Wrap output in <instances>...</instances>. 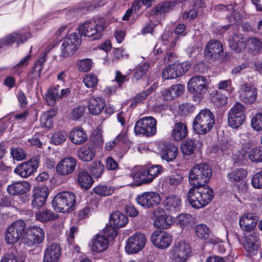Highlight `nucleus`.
Instances as JSON below:
<instances>
[{
  "label": "nucleus",
  "mask_w": 262,
  "mask_h": 262,
  "mask_svg": "<svg viewBox=\"0 0 262 262\" xmlns=\"http://www.w3.org/2000/svg\"><path fill=\"white\" fill-rule=\"evenodd\" d=\"M77 181L80 187L85 189L90 188L93 184V180L91 176L88 171L84 170H81L79 172Z\"/></svg>",
  "instance_id": "39"
},
{
  "label": "nucleus",
  "mask_w": 262,
  "mask_h": 262,
  "mask_svg": "<svg viewBox=\"0 0 262 262\" xmlns=\"http://www.w3.org/2000/svg\"><path fill=\"white\" fill-rule=\"evenodd\" d=\"M245 106L240 103L233 105L228 114V123L233 128H237L244 122L246 119Z\"/></svg>",
  "instance_id": "8"
},
{
  "label": "nucleus",
  "mask_w": 262,
  "mask_h": 262,
  "mask_svg": "<svg viewBox=\"0 0 262 262\" xmlns=\"http://www.w3.org/2000/svg\"><path fill=\"white\" fill-rule=\"evenodd\" d=\"M11 154L13 159L17 161L24 160L27 156L26 152L22 148L19 147L12 149Z\"/></svg>",
  "instance_id": "60"
},
{
  "label": "nucleus",
  "mask_w": 262,
  "mask_h": 262,
  "mask_svg": "<svg viewBox=\"0 0 262 262\" xmlns=\"http://www.w3.org/2000/svg\"><path fill=\"white\" fill-rule=\"evenodd\" d=\"M157 149L162 159L167 162L172 161L177 156L178 147L174 144L165 141L159 142Z\"/></svg>",
  "instance_id": "15"
},
{
  "label": "nucleus",
  "mask_w": 262,
  "mask_h": 262,
  "mask_svg": "<svg viewBox=\"0 0 262 262\" xmlns=\"http://www.w3.org/2000/svg\"><path fill=\"white\" fill-rule=\"evenodd\" d=\"M251 126L256 131L262 130V113L256 114L252 117Z\"/></svg>",
  "instance_id": "52"
},
{
  "label": "nucleus",
  "mask_w": 262,
  "mask_h": 262,
  "mask_svg": "<svg viewBox=\"0 0 262 262\" xmlns=\"http://www.w3.org/2000/svg\"><path fill=\"white\" fill-rule=\"evenodd\" d=\"M78 70L81 72H88L92 67V61L90 59H84L79 61L77 64Z\"/></svg>",
  "instance_id": "58"
},
{
  "label": "nucleus",
  "mask_w": 262,
  "mask_h": 262,
  "mask_svg": "<svg viewBox=\"0 0 262 262\" xmlns=\"http://www.w3.org/2000/svg\"><path fill=\"white\" fill-rule=\"evenodd\" d=\"M68 137L64 131L55 132L52 136V142L55 145H59L64 142Z\"/></svg>",
  "instance_id": "54"
},
{
  "label": "nucleus",
  "mask_w": 262,
  "mask_h": 262,
  "mask_svg": "<svg viewBox=\"0 0 262 262\" xmlns=\"http://www.w3.org/2000/svg\"><path fill=\"white\" fill-rule=\"evenodd\" d=\"M31 58V55L29 54L21 59L17 64L12 68V74L20 75L23 70L28 66L29 61Z\"/></svg>",
  "instance_id": "45"
},
{
  "label": "nucleus",
  "mask_w": 262,
  "mask_h": 262,
  "mask_svg": "<svg viewBox=\"0 0 262 262\" xmlns=\"http://www.w3.org/2000/svg\"><path fill=\"white\" fill-rule=\"evenodd\" d=\"M214 124V114L208 109H203L195 116L192 127L196 134L205 135L212 129Z\"/></svg>",
  "instance_id": "3"
},
{
  "label": "nucleus",
  "mask_w": 262,
  "mask_h": 262,
  "mask_svg": "<svg viewBox=\"0 0 262 262\" xmlns=\"http://www.w3.org/2000/svg\"><path fill=\"white\" fill-rule=\"evenodd\" d=\"M194 231L196 235L200 238L205 239L209 237L210 230L208 227L204 224H199L194 228Z\"/></svg>",
  "instance_id": "47"
},
{
  "label": "nucleus",
  "mask_w": 262,
  "mask_h": 262,
  "mask_svg": "<svg viewBox=\"0 0 262 262\" xmlns=\"http://www.w3.org/2000/svg\"><path fill=\"white\" fill-rule=\"evenodd\" d=\"M26 224L23 220H17L12 223L7 228L5 233V240L9 244L17 242L26 233Z\"/></svg>",
  "instance_id": "7"
},
{
  "label": "nucleus",
  "mask_w": 262,
  "mask_h": 262,
  "mask_svg": "<svg viewBox=\"0 0 262 262\" xmlns=\"http://www.w3.org/2000/svg\"><path fill=\"white\" fill-rule=\"evenodd\" d=\"M251 184L255 188H262V170L253 176L251 179Z\"/></svg>",
  "instance_id": "62"
},
{
  "label": "nucleus",
  "mask_w": 262,
  "mask_h": 262,
  "mask_svg": "<svg viewBox=\"0 0 262 262\" xmlns=\"http://www.w3.org/2000/svg\"><path fill=\"white\" fill-rule=\"evenodd\" d=\"M174 222L181 227L184 228L191 226L193 223V219L190 214L181 213L177 216Z\"/></svg>",
  "instance_id": "42"
},
{
  "label": "nucleus",
  "mask_w": 262,
  "mask_h": 262,
  "mask_svg": "<svg viewBox=\"0 0 262 262\" xmlns=\"http://www.w3.org/2000/svg\"><path fill=\"white\" fill-rule=\"evenodd\" d=\"M83 81L87 88H92L97 85L98 79L95 75L90 73L84 77Z\"/></svg>",
  "instance_id": "57"
},
{
  "label": "nucleus",
  "mask_w": 262,
  "mask_h": 262,
  "mask_svg": "<svg viewBox=\"0 0 262 262\" xmlns=\"http://www.w3.org/2000/svg\"><path fill=\"white\" fill-rule=\"evenodd\" d=\"M56 112L54 110H49L43 113L40 118L42 126L45 128H50L53 125L52 118L55 116Z\"/></svg>",
  "instance_id": "43"
},
{
  "label": "nucleus",
  "mask_w": 262,
  "mask_h": 262,
  "mask_svg": "<svg viewBox=\"0 0 262 262\" xmlns=\"http://www.w3.org/2000/svg\"><path fill=\"white\" fill-rule=\"evenodd\" d=\"M80 43V40L76 33H73L67 36L63 39L61 45V56L66 58L74 54L77 50Z\"/></svg>",
  "instance_id": "9"
},
{
  "label": "nucleus",
  "mask_w": 262,
  "mask_h": 262,
  "mask_svg": "<svg viewBox=\"0 0 262 262\" xmlns=\"http://www.w3.org/2000/svg\"><path fill=\"white\" fill-rule=\"evenodd\" d=\"M61 254L59 244L52 243L49 245L44 252V262H57Z\"/></svg>",
  "instance_id": "26"
},
{
  "label": "nucleus",
  "mask_w": 262,
  "mask_h": 262,
  "mask_svg": "<svg viewBox=\"0 0 262 262\" xmlns=\"http://www.w3.org/2000/svg\"><path fill=\"white\" fill-rule=\"evenodd\" d=\"M185 90V86L181 84L172 85L163 94L165 100H172L182 94Z\"/></svg>",
  "instance_id": "37"
},
{
  "label": "nucleus",
  "mask_w": 262,
  "mask_h": 262,
  "mask_svg": "<svg viewBox=\"0 0 262 262\" xmlns=\"http://www.w3.org/2000/svg\"><path fill=\"white\" fill-rule=\"evenodd\" d=\"M105 0H94L93 2H90L86 4L85 6H83L80 10L79 8H73L68 11L67 14L68 17L72 16H77L81 14V11L85 10H92L95 8L97 7L102 6L105 5Z\"/></svg>",
  "instance_id": "31"
},
{
  "label": "nucleus",
  "mask_w": 262,
  "mask_h": 262,
  "mask_svg": "<svg viewBox=\"0 0 262 262\" xmlns=\"http://www.w3.org/2000/svg\"><path fill=\"white\" fill-rule=\"evenodd\" d=\"M217 88L220 90L226 89L230 93L232 92L234 90L233 88L232 87V81L231 79L220 81L217 84Z\"/></svg>",
  "instance_id": "63"
},
{
  "label": "nucleus",
  "mask_w": 262,
  "mask_h": 262,
  "mask_svg": "<svg viewBox=\"0 0 262 262\" xmlns=\"http://www.w3.org/2000/svg\"><path fill=\"white\" fill-rule=\"evenodd\" d=\"M247 171L242 168L233 169L228 174V178L231 182H241L247 177Z\"/></svg>",
  "instance_id": "41"
},
{
  "label": "nucleus",
  "mask_w": 262,
  "mask_h": 262,
  "mask_svg": "<svg viewBox=\"0 0 262 262\" xmlns=\"http://www.w3.org/2000/svg\"><path fill=\"white\" fill-rule=\"evenodd\" d=\"M104 140L102 135L100 134H96L94 135L92 138V142L89 144H94L96 148H101L102 147L103 145Z\"/></svg>",
  "instance_id": "64"
},
{
  "label": "nucleus",
  "mask_w": 262,
  "mask_h": 262,
  "mask_svg": "<svg viewBox=\"0 0 262 262\" xmlns=\"http://www.w3.org/2000/svg\"><path fill=\"white\" fill-rule=\"evenodd\" d=\"M173 34L169 31H165L161 36V39L164 45H168V42H171V47H173L176 45L177 40L178 39L177 36H176L173 39Z\"/></svg>",
  "instance_id": "56"
},
{
  "label": "nucleus",
  "mask_w": 262,
  "mask_h": 262,
  "mask_svg": "<svg viewBox=\"0 0 262 262\" xmlns=\"http://www.w3.org/2000/svg\"><path fill=\"white\" fill-rule=\"evenodd\" d=\"M162 204L165 209L169 212L176 213L180 211L182 208V200L177 195H170L165 198Z\"/></svg>",
  "instance_id": "27"
},
{
  "label": "nucleus",
  "mask_w": 262,
  "mask_h": 262,
  "mask_svg": "<svg viewBox=\"0 0 262 262\" xmlns=\"http://www.w3.org/2000/svg\"><path fill=\"white\" fill-rule=\"evenodd\" d=\"M70 138L74 144L80 145L86 141L88 135L83 128L77 127L71 131Z\"/></svg>",
  "instance_id": "34"
},
{
  "label": "nucleus",
  "mask_w": 262,
  "mask_h": 262,
  "mask_svg": "<svg viewBox=\"0 0 262 262\" xmlns=\"http://www.w3.org/2000/svg\"><path fill=\"white\" fill-rule=\"evenodd\" d=\"M246 45L242 34H235L229 38V46L235 52L239 53L244 50Z\"/></svg>",
  "instance_id": "33"
},
{
  "label": "nucleus",
  "mask_w": 262,
  "mask_h": 262,
  "mask_svg": "<svg viewBox=\"0 0 262 262\" xmlns=\"http://www.w3.org/2000/svg\"><path fill=\"white\" fill-rule=\"evenodd\" d=\"M39 158L37 157L24 162L14 169V172L21 178H26L32 175L38 167Z\"/></svg>",
  "instance_id": "12"
},
{
  "label": "nucleus",
  "mask_w": 262,
  "mask_h": 262,
  "mask_svg": "<svg viewBox=\"0 0 262 262\" xmlns=\"http://www.w3.org/2000/svg\"><path fill=\"white\" fill-rule=\"evenodd\" d=\"M170 3L164 2L157 5L150 12V15H157L168 12L170 9Z\"/></svg>",
  "instance_id": "48"
},
{
  "label": "nucleus",
  "mask_w": 262,
  "mask_h": 262,
  "mask_svg": "<svg viewBox=\"0 0 262 262\" xmlns=\"http://www.w3.org/2000/svg\"><path fill=\"white\" fill-rule=\"evenodd\" d=\"M134 132L136 135L147 137L155 135L157 132V121L151 116L145 117L138 120L135 124Z\"/></svg>",
  "instance_id": "6"
},
{
  "label": "nucleus",
  "mask_w": 262,
  "mask_h": 262,
  "mask_svg": "<svg viewBox=\"0 0 262 262\" xmlns=\"http://www.w3.org/2000/svg\"><path fill=\"white\" fill-rule=\"evenodd\" d=\"M84 111L85 107L84 106H78L73 109L70 117L72 120H77L83 116Z\"/></svg>",
  "instance_id": "59"
},
{
  "label": "nucleus",
  "mask_w": 262,
  "mask_h": 262,
  "mask_svg": "<svg viewBox=\"0 0 262 262\" xmlns=\"http://www.w3.org/2000/svg\"><path fill=\"white\" fill-rule=\"evenodd\" d=\"M146 242L145 236L140 233H135L128 238L125 249L128 254L136 253L141 251Z\"/></svg>",
  "instance_id": "13"
},
{
  "label": "nucleus",
  "mask_w": 262,
  "mask_h": 262,
  "mask_svg": "<svg viewBox=\"0 0 262 262\" xmlns=\"http://www.w3.org/2000/svg\"><path fill=\"white\" fill-rule=\"evenodd\" d=\"M104 170V167L102 163L100 161H96L93 163L91 171L92 175L95 178H99L101 177Z\"/></svg>",
  "instance_id": "49"
},
{
  "label": "nucleus",
  "mask_w": 262,
  "mask_h": 262,
  "mask_svg": "<svg viewBox=\"0 0 262 262\" xmlns=\"http://www.w3.org/2000/svg\"><path fill=\"white\" fill-rule=\"evenodd\" d=\"M247 45L251 50H258L261 47L260 41L257 38H249L247 41Z\"/></svg>",
  "instance_id": "61"
},
{
  "label": "nucleus",
  "mask_w": 262,
  "mask_h": 262,
  "mask_svg": "<svg viewBox=\"0 0 262 262\" xmlns=\"http://www.w3.org/2000/svg\"><path fill=\"white\" fill-rule=\"evenodd\" d=\"M137 203L145 208L153 207L161 202L160 195L155 192H145L136 198Z\"/></svg>",
  "instance_id": "19"
},
{
  "label": "nucleus",
  "mask_w": 262,
  "mask_h": 262,
  "mask_svg": "<svg viewBox=\"0 0 262 262\" xmlns=\"http://www.w3.org/2000/svg\"><path fill=\"white\" fill-rule=\"evenodd\" d=\"M76 164V160L75 158L71 157L64 158L57 164L56 172L60 176L69 175L74 171Z\"/></svg>",
  "instance_id": "21"
},
{
  "label": "nucleus",
  "mask_w": 262,
  "mask_h": 262,
  "mask_svg": "<svg viewBox=\"0 0 262 262\" xmlns=\"http://www.w3.org/2000/svg\"><path fill=\"white\" fill-rule=\"evenodd\" d=\"M259 238L255 232L250 234L245 233L243 247L247 255L252 256L257 255L259 252L260 246Z\"/></svg>",
  "instance_id": "14"
},
{
  "label": "nucleus",
  "mask_w": 262,
  "mask_h": 262,
  "mask_svg": "<svg viewBox=\"0 0 262 262\" xmlns=\"http://www.w3.org/2000/svg\"><path fill=\"white\" fill-rule=\"evenodd\" d=\"M252 162H258L262 161V147H255L252 148L247 155Z\"/></svg>",
  "instance_id": "50"
},
{
  "label": "nucleus",
  "mask_w": 262,
  "mask_h": 262,
  "mask_svg": "<svg viewBox=\"0 0 262 262\" xmlns=\"http://www.w3.org/2000/svg\"><path fill=\"white\" fill-rule=\"evenodd\" d=\"M128 222V217L123 213L118 211L113 213L110 217V225L116 228L123 227L127 224Z\"/></svg>",
  "instance_id": "35"
},
{
  "label": "nucleus",
  "mask_w": 262,
  "mask_h": 262,
  "mask_svg": "<svg viewBox=\"0 0 262 262\" xmlns=\"http://www.w3.org/2000/svg\"><path fill=\"white\" fill-rule=\"evenodd\" d=\"M96 150L94 144L87 143L81 146L77 150L79 159L84 162H90L95 157Z\"/></svg>",
  "instance_id": "28"
},
{
  "label": "nucleus",
  "mask_w": 262,
  "mask_h": 262,
  "mask_svg": "<svg viewBox=\"0 0 262 262\" xmlns=\"http://www.w3.org/2000/svg\"><path fill=\"white\" fill-rule=\"evenodd\" d=\"M30 188L31 185L27 182H16L9 185L7 190L10 195H17L26 193Z\"/></svg>",
  "instance_id": "30"
},
{
  "label": "nucleus",
  "mask_w": 262,
  "mask_h": 262,
  "mask_svg": "<svg viewBox=\"0 0 262 262\" xmlns=\"http://www.w3.org/2000/svg\"><path fill=\"white\" fill-rule=\"evenodd\" d=\"M212 170L206 163L194 166L189 171L188 180L194 187L190 189L188 200L191 206L196 209L203 208L208 204L213 196L212 190L205 185L210 180Z\"/></svg>",
  "instance_id": "1"
},
{
  "label": "nucleus",
  "mask_w": 262,
  "mask_h": 262,
  "mask_svg": "<svg viewBox=\"0 0 262 262\" xmlns=\"http://www.w3.org/2000/svg\"><path fill=\"white\" fill-rule=\"evenodd\" d=\"M48 196V189L45 186L35 187L32 191V205L36 208L43 206Z\"/></svg>",
  "instance_id": "22"
},
{
  "label": "nucleus",
  "mask_w": 262,
  "mask_h": 262,
  "mask_svg": "<svg viewBox=\"0 0 262 262\" xmlns=\"http://www.w3.org/2000/svg\"><path fill=\"white\" fill-rule=\"evenodd\" d=\"M45 237V232L42 229L37 226H31L26 231L24 242L28 246L40 244Z\"/></svg>",
  "instance_id": "16"
},
{
  "label": "nucleus",
  "mask_w": 262,
  "mask_h": 262,
  "mask_svg": "<svg viewBox=\"0 0 262 262\" xmlns=\"http://www.w3.org/2000/svg\"><path fill=\"white\" fill-rule=\"evenodd\" d=\"M150 67L148 62H145L139 66L135 71L134 78L137 80L141 79L147 73Z\"/></svg>",
  "instance_id": "53"
},
{
  "label": "nucleus",
  "mask_w": 262,
  "mask_h": 262,
  "mask_svg": "<svg viewBox=\"0 0 262 262\" xmlns=\"http://www.w3.org/2000/svg\"><path fill=\"white\" fill-rule=\"evenodd\" d=\"M106 27V23L103 18L94 17L81 23L78 31L80 35L93 37V39L95 40L101 37L102 33Z\"/></svg>",
  "instance_id": "2"
},
{
  "label": "nucleus",
  "mask_w": 262,
  "mask_h": 262,
  "mask_svg": "<svg viewBox=\"0 0 262 262\" xmlns=\"http://www.w3.org/2000/svg\"><path fill=\"white\" fill-rule=\"evenodd\" d=\"M239 93L243 102L252 103L256 99L257 89L254 84L246 82L241 85Z\"/></svg>",
  "instance_id": "20"
},
{
  "label": "nucleus",
  "mask_w": 262,
  "mask_h": 262,
  "mask_svg": "<svg viewBox=\"0 0 262 262\" xmlns=\"http://www.w3.org/2000/svg\"><path fill=\"white\" fill-rule=\"evenodd\" d=\"M195 140L188 139L185 141L181 145V149L183 154L190 155L193 153L196 147Z\"/></svg>",
  "instance_id": "46"
},
{
  "label": "nucleus",
  "mask_w": 262,
  "mask_h": 262,
  "mask_svg": "<svg viewBox=\"0 0 262 262\" xmlns=\"http://www.w3.org/2000/svg\"><path fill=\"white\" fill-rule=\"evenodd\" d=\"M36 217L38 221L45 223L56 219L57 215L52 211L46 209L37 212Z\"/></svg>",
  "instance_id": "44"
},
{
  "label": "nucleus",
  "mask_w": 262,
  "mask_h": 262,
  "mask_svg": "<svg viewBox=\"0 0 262 262\" xmlns=\"http://www.w3.org/2000/svg\"><path fill=\"white\" fill-rule=\"evenodd\" d=\"M105 106L104 100L101 97L93 96L88 101V107L90 113L93 115L99 114Z\"/></svg>",
  "instance_id": "29"
},
{
  "label": "nucleus",
  "mask_w": 262,
  "mask_h": 262,
  "mask_svg": "<svg viewBox=\"0 0 262 262\" xmlns=\"http://www.w3.org/2000/svg\"><path fill=\"white\" fill-rule=\"evenodd\" d=\"M151 241L153 245L160 249L168 248L172 243L171 236L162 230L154 231L151 236Z\"/></svg>",
  "instance_id": "18"
},
{
  "label": "nucleus",
  "mask_w": 262,
  "mask_h": 262,
  "mask_svg": "<svg viewBox=\"0 0 262 262\" xmlns=\"http://www.w3.org/2000/svg\"><path fill=\"white\" fill-rule=\"evenodd\" d=\"M174 223V219L167 214L157 216L154 222V226L160 229H167Z\"/></svg>",
  "instance_id": "38"
},
{
  "label": "nucleus",
  "mask_w": 262,
  "mask_h": 262,
  "mask_svg": "<svg viewBox=\"0 0 262 262\" xmlns=\"http://www.w3.org/2000/svg\"><path fill=\"white\" fill-rule=\"evenodd\" d=\"M258 220V218L255 214L248 213L245 214L239 219V225L242 230L248 233L254 229Z\"/></svg>",
  "instance_id": "24"
},
{
  "label": "nucleus",
  "mask_w": 262,
  "mask_h": 262,
  "mask_svg": "<svg viewBox=\"0 0 262 262\" xmlns=\"http://www.w3.org/2000/svg\"><path fill=\"white\" fill-rule=\"evenodd\" d=\"M59 86L56 85L49 89L46 94V100L50 105H53L60 99Z\"/></svg>",
  "instance_id": "40"
},
{
  "label": "nucleus",
  "mask_w": 262,
  "mask_h": 262,
  "mask_svg": "<svg viewBox=\"0 0 262 262\" xmlns=\"http://www.w3.org/2000/svg\"><path fill=\"white\" fill-rule=\"evenodd\" d=\"M223 53V46L217 40H211L205 47V56L209 60H219L222 57Z\"/></svg>",
  "instance_id": "17"
},
{
  "label": "nucleus",
  "mask_w": 262,
  "mask_h": 262,
  "mask_svg": "<svg viewBox=\"0 0 262 262\" xmlns=\"http://www.w3.org/2000/svg\"><path fill=\"white\" fill-rule=\"evenodd\" d=\"M92 252L99 253L106 250L109 246L108 240L105 236L97 234L89 244Z\"/></svg>",
  "instance_id": "25"
},
{
  "label": "nucleus",
  "mask_w": 262,
  "mask_h": 262,
  "mask_svg": "<svg viewBox=\"0 0 262 262\" xmlns=\"http://www.w3.org/2000/svg\"><path fill=\"white\" fill-rule=\"evenodd\" d=\"M130 178H132L134 181L137 183L138 186L142 184L150 183L146 170L143 168H141L136 172H132L129 176L125 177L126 180Z\"/></svg>",
  "instance_id": "32"
},
{
  "label": "nucleus",
  "mask_w": 262,
  "mask_h": 262,
  "mask_svg": "<svg viewBox=\"0 0 262 262\" xmlns=\"http://www.w3.org/2000/svg\"><path fill=\"white\" fill-rule=\"evenodd\" d=\"M191 248L187 243L184 241L174 242L170 253L176 262H186L191 254Z\"/></svg>",
  "instance_id": "10"
},
{
  "label": "nucleus",
  "mask_w": 262,
  "mask_h": 262,
  "mask_svg": "<svg viewBox=\"0 0 262 262\" xmlns=\"http://www.w3.org/2000/svg\"><path fill=\"white\" fill-rule=\"evenodd\" d=\"M147 176L151 183L156 177H157L162 171V167L160 165H156L150 167L146 169Z\"/></svg>",
  "instance_id": "51"
},
{
  "label": "nucleus",
  "mask_w": 262,
  "mask_h": 262,
  "mask_svg": "<svg viewBox=\"0 0 262 262\" xmlns=\"http://www.w3.org/2000/svg\"><path fill=\"white\" fill-rule=\"evenodd\" d=\"M94 192L102 196L110 195L113 192V189L108 186L104 185H98L94 188Z\"/></svg>",
  "instance_id": "55"
},
{
  "label": "nucleus",
  "mask_w": 262,
  "mask_h": 262,
  "mask_svg": "<svg viewBox=\"0 0 262 262\" xmlns=\"http://www.w3.org/2000/svg\"><path fill=\"white\" fill-rule=\"evenodd\" d=\"M30 37V34L29 33H18L14 32L0 39V49L5 46H8L14 42L18 44L23 43Z\"/></svg>",
  "instance_id": "23"
},
{
  "label": "nucleus",
  "mask_w": 262,
  "mask_h": 262,
  "mask_svg": "<svg viewBox=\"0 0 262 262\" xmlns=\"http://www.w3.org/2000/svg\"><path fill=\"white\" fill-rule=\"evenodd\" d=\"M76 201L74 193L62 191L57 193L52 201V206L55 211L68 213L73 210Z\"/></svg>",
  "instance_id": "4"
},
{
  "label": "nucleus",
  "mask_w": 262,
  "mask_h": 262,
  "mask_svg": "<svg viewBox=\"0 0 262 262\" xmlns=\"http://www.w3.org/2000/svg\"><path fill=\"white\" fill-rule=\"evenodd\" d=\"M209 82L207 79L203 76L192 77L188 83V90L193 95V97L200 101L208 90Z\"/></svg>",
  "instance_id": "5"
},
{
  "label": "nucleus",
  "mask_w": 262,
  "mask_h": 262,
  "mask_svg": "<svg viewBox=\"0 0 262 262\" xmlns=\"http://www.w3.org/2000/svg\"><path fill=\"white\" fill-rule=\"evenodd\" d=\"M187 135V128L182 122L176 123L171 132V136L176 141H181Z\"/></svg>",
  "instance_id": "36"
},
{
  "label": "nucleus",
  "mask_w": 262,
  "mask_h": 262,
  "mask_svg": "<svg viewBox=\"0 0 262 262\" xmlns=\"http://www.w3.org/2000/svg\"><path fill=\"white\" fill-rule=\"evenodd\" d=\"M190 67V63L187 61L170 64L163 70L162 77L165 79L176 78L185 73Z\"/></svg>",
  "instance_id": "11"
}]
</instances>
